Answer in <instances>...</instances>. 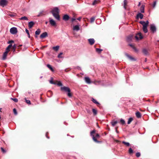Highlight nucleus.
Segmentation results:
<instances>
[{
	"label": "nucleus",
	"instance_id": "c756f323",
	"mask_svg": "<svg viewBox=\"0 0 159 159\" xmlns=\"http://www.w3.org/2000/svg\"><path fill=\"white\" fill-rule=\"evenodd\" d=\"M118 122L117 121H112L111 122V123L113 126H114Z\"/></svg>",
	"mask_w": 159,
	"mask_h": 159
},
{
	"label": "nucleus",
	"instance_id": "39448f33",
	"mask_svg": "<svg viewBox=\"0 0 159 159\" xmlns=\"http://www.w3.org/2000/svg\"><path fill=\"white\" fill-rule=\"evenodd\" d=\"M10 32L12 34H15L17 32V29L16 27H12L10 30Z\"/></svg>",
	"mask_w": 159,
	"mask_h": 159
},
{
	"label": "nucleus",
	"instance_id": "052dcab7",
	"mask_svg": "<svg viewBox=\"0 0 159 159\" xmlns=\"http://www.w3.org/2000/svg\"><path fill=\"white\" fill-rule=\"evenodd\" d=\"M48 132L46 133V137H47V138H48V139H49V137H48L47 136V134H48Z\"/></svg>",
	"mask_w": 159,
	"mask_h": 159
},
{
	"label": "nucleus",
	"instance_id": "2f4dec72",
	"mask_svg": "<svg viewBox=\"0 0 159 159\" xmlns=\"http://www.w3.org/2000/svg\"><path fill=\"white\" fill-rule=\"evenodd\" d=\"M12 46V51L13 52H15L16 51V44H14Z\"/></svg>",
	"mask_w": 159,
	"mask_h": 159
},
{
	"label": "nucleus",
	"instance_id": "bf43d9fd",
	"mask_svg": "<svg viewBox=\"0 0 159 159\" xmlns=\"http://www.w3.org/2000/svg\"><path fill=\"white\" fill-rule=\"evenodd\" d=\"M140 4H141V2H139V4H138V7H139L140 6Z\"/></svg>",
	"mask_w": 159,
	"mask_h": 159
},
{
	"label": "nucleus",
	"instance_id": "58836bf2",
	"mask_svg": "<svg viewBox=\"0 0 159 159\" xmlns=\"http://www.w3.org/2000/svg\"><path fill=\"white\" fill-rule=\"evenodd\" d=\"M102 50V49H101L100 48H96V51L99 53H100Z\"/></svg>",
	"mask_w": 159,
	"mask_h": 159
},
{
	"label": "nucleus",
	"instance_id": "0e129e2a",
	"mask_svg": "<svg viewBox=\"0 0 159 159\" xmlns=\"http://www.w3.org/2000/svg\"><path fill=\"white\" fill-rule=\"evenodd\" d=\"M40 16V14H39L38 15V16Z\"/></svg>",
	"mask_w": 159,
	"mask_h": 159
},
{
	"label": "nucleus",
	"instance_id": "a211bd4d",
	"mask_svg": "<svg viewBox=\"0 0 159 159\" xmlns=\"http://www.w3.org/2000/svg\"><path fill=\"white\" fill-rule=\"evenodd\" d=\"M73 30L75 31H79L80 30L79 26V25H75L74 26Z\"/></svg>",
	"mask_w": 159,
	"mask_h": 159
},
{
	"label": "nucleus",
	"instance_id": "ddd939ff",
	"mask_svg": "<svg viewBox=\"0 0 159 159\" xmlns=\"http://www.w3.org/2000/svg\"><path fill=\"white\" fill-rule=\"evenodd\" d=\"M34 22L31 21L29 22L28 23V27L30 29L34 25Z\"/></svg>",
	"mask_w": 159,
	"mask_h": 159
},
{
	"label": "nucleus",
	"instance_id": "412c9836",
	"mask_svg": "<svg viewBox=\"0 0 159 159\" xmlns=\"http://www.w3.org/2000/svg\"><path fill=\"white\" fill-rule=\"evenodd\" d=\"M12 47V45L11 44H9L7 47V48L5 52H7L10 51V48Z\"/></svg>",
	"mask_w": 159,
	"mask_h": 159
},
{
	"label": "nucleus",
	"instance_id": "f3484780",
	"mask_svg": "<svg viewBox=\"0 0 159 159\" xmlns=\"http://www.w3.org/2000/svg\"><path fill=\"white\" fill-rule=\"evenodd\" d=\"M143 17V15L140 13H138L136 16V18L138 19L140 18L141 19H142Z\"/></svg>",
	"mask_w": 159,
	"mask_h": 159
},
{
	"label": "nucleus",
	"instance_id": "f704fd0d",
	"mask_svg": "<svg viewBox=\"0 0 159 159\" xmlns=\"http://www.w3.org/2000/svg\"><path fill=\"white\" fill-rule=\"evenodd\" d=\"M51 80L50 81V83L52 84H56V82H54L53 81V78H51Z\"/></svg>",
	"mask_w": 159,
	"mask_h": 159
},
{
	"label": "nucleus",
	"instance_id": "864d4df0",
	"mask_svg": "<svg viewBox=\"0 0 159 159\" xmlns=\"http://www.w3.org/2000/svg\"><path fill=\"white\" fill-rule=\"evenodd\" d=\"M96 2H97V1L95 0L93 2V3H92V5H95L96 3Z\"/></svg>",
	"mask_w": 159,
	"mask_h": 159
},
{
	"label": "nucleus",
	"instance_id": "4d7b16f0",
	"mask_svg": "<svg viewBox=\"0 0 159 159\" xmlns=\"http://www.w3.org/2000/svg\"><path fill=\"white\" fill-rule=\"evenodd\" d=\"M129 45L130 46L131 48H133V47H134V46L132 44H129Z\"/></svg>",
	"mask_w": 159,
	"mask_h": 159
},
{
	"label": "nucleus",
	"instance_id": "de8ad7c7",
	"mask_svg": "<svg viewBox=\"0 0 159 159\" xmlns=\"http://www.w3.org/2000/svg\"><path fill=\"white\" fill-rule=\"evenodd\" d=\"M14 43V41L12 40H10L7 43H8V44H11V43Z\"/></svg>",
	"mask_w": 159,
	"mask_h": 159
},
{
	"label": "nucleus",
	"instance_id": "603ef678",
	"mask_svg": "<svg viewBox=\"0 0 159 159\" xmlns=\"http://www.w3.org/2000/svg\"><path fill=\"white\" fill-rule=\"evenodd\" d=\"M1 150H2V152H3V153H5L6 152V151H5V150L3 148H2V147H1Z\"/></svg>",
	"mask_w": 159,
	"mask_h": 159
},
{
	"label": "nucleus",
	"instance_id": "f257e3e1",
	"mask_svg": "<svg viewBox=\"0 0 159 159\" xmlns=\"http://www.w3.org/2000/svg\"><path fill=\"white\" fill-rule=\"evenodd\" d=\"M51 12L53 16L56 19L58 20H60L59 10L57 7H54L52 11Z\"/></svg>",
	"mask_w": 159,
	"mask_h": 159
},
{
	"label": "nucleus",
	"instance_id": "f8f14e48",
	"mask_svg": "<svg viewBox=\"0 0 159 159\" xmlns=\"http://www.w3.org/2000/svg\"><path fill=\"white\" fill-rule=\"evenodd\" d=\"M88 40L91 45H93L95 42V40L93 39H88Z\"/></svg>",
	"mask_w": 159,
	"mask_h": 159
},
{
	"label": "nucleus",
	"instance_id": "b1692460",
	"mask_svg": "<svg viewBox=\"0 0 159 159\" xmlns=\"http://www.w3.org/2000/svg\"><path fill=\"white\" fill-rule=\"evenodd\" d=\"M142 51L144 55H147L148 54V50L144 48L143 49Z\"/></svg>",
	"mask_w": 159,
	"mask_h": 159
},
{
	"label": "nucleus",
	"instance_id": "6e6552de",
	"mask_svg": "<svg viewBox=\"0 0 159 159\" xmlns=\"http://www.w3.org/2000/svg\"><path fill=\"white\" fill-rule=\"evenodd\" d=\"M48 36V34L46 32H44L42 34L40 35V38L43 39Z\"/></svg>",
	"mask_w": 159,
	"mask_h": 159
},
{
	"label": "nucleus",
	"instance_id": "393cba45",
	"mask_svg": "<svg viewBox=\"0 0 159 159\" xmlns=\"http://www.w3.org/2000/svg\"><path fill=\"white\" fill-rule=\"evenodd\" d=\"M8 52H5L3 54V58L2 59L3 60H5L6 59L7 56V54Z\"/></svg>",
	"mask_w": 159,
	"mask_h": 159
},
{
	"label": "nucleus",
	"instance_id": "6ab92c4d",
	"mask_svg": "<svg viewBox=\"0 0 159 159\" xmlns=\"http://www.w3.org/2000/svg\"><path fill=\"white\" fill-rule=\"evenodd\" d=\"M92 101L95 104H96L97 105L99 106L100 105V103L98 102L97 101L94 99L93 98H92Z\"/></svg>",
	"mask_w": 159,
	"mask_h": 159
},
{
	"label": "nucleus",
	"instance_id": "bb28decb",
	"mask_svg": "<svg viewBox=\"0 0 159 159\" xmlns=\"http://www.w3.org/2000/svg\"><path fill=\"white\" fill-rule=\"evenodd\" d=\"M47 67L52 71H54V70L51 65L49 64L47 65Z\"/></svg>",
	"mask_w": 159,
	"mask_h": 159
},
{
	"label": "nucleus",
	"instance_id": "4c0bfd02",
	"mask_svg": "<svg viewBox=\"0 0 159 159\" xmlns=\"http://www.w3.org/2000/svg\"><path fill=\"white\" fill-rule=\"evenodd\" d=\"M58 83L57 84L56 83V84H57L58 86H62V84L61 83V82L60 81H57Z\"/></svg>",
	"mask_w": 159,
	"mask_h": 159
},
{
	"label": "nucleus",
	"instance_id": "3c124183",
	"mask_svg": "<svg viewBox=\"0 0 159 159\" xmlns=\"http://www.w3.org/2000/svg\"><path fill=\"white\" fill-rule=\"evenodd\" d=\"M156 4V1H154L153 2V3L152 5V7H155Z\"/></svg>",
	"mask_w": 159,
	"mask_h": 159
},
{
	"label": "nucleus",
	"instance_id": "c9c22d12",
	"mask_svg": "<svg viewBox=\"0 0 159 159\" xmlns=\"http://www.w3.org/2000/svg\"><path fill=\"white\" fill-rule=\"evenodd\" d=\"M124 7L125 9H126V6L127 5V2L126 0H124Z\"/></svg>",
	"mask_w": 159,
	"mask_h": 159
},
{
	"label": "nucleus",
	"instance_id": "aec40b11",
	"mask_svg": "<svg viewBox=\"0 0 159 159\" xmlns=\"http://www.w3.org/2000/svg\"><path fill=\"white\" fill-rule=\"evenodd\" d=\"M144 7L145 5H142L140 8V11L141 13H144Z\"/></svg>",
	"mask_w": 159,
	"mask_h": 159
},
{
	"label": "nucleus",
	"instance_id": "5701e85b",
	"mask_svg": "<svg viewBox=\"0 0 159 159\" xmlns=\"http://www.w3.org/2000/svg\"><path fill=\"white\" fill-rule=\"evenodd\" d=\"M136 116L138 118H140L141 117V115L139 111L137 112L136 113Z\"/></svg>",
	"mask_w": 159,
	"mask_h": 159
},
{
	"label": "nucleus",
	"instance_id": "2eb2a0df",
	"mask_svg": "<svg viewBox=\"0 0 159 159\" xmlns=\"http://www.w3.org/2000/svg\"><path fill=\"white\" fill-rule=\"evenodd\" d=\"M49 22L51 25L55 26L56 25V22L53 19L50 18Z\"/></svg>",
	"mask_w": 159,
	"mask_h": 159
},
{
	"label": "nucleus",
	"instance_id": "8fccbe9b",
	"mask_svg": "<svg viewBox=\"0 0 159 159\" xmlns=\"http://www.w3.org/2000/svg\"><path fill=\"white\" fill-rule=\"evenodd\" d=\"M63 53L62 52L60 53L58 56V57L60 58H61L62 57L61 56L62 54Z\"/></svg>",
	"mask_w": 159,
	"mask_h": 159
},
{
	"label": "nucleus",
	"instance_id": "f03ea898",
	"mask_svg": "<svg viewBox=\"0 0 159 159\" xmlns=\"http://www.w3.org/2000/svg\"><path fill=\"white\" fill-rule=\"evenodd\" d=\"M95 132V130L94 129L93 130L90 132V135L92 137L93 140L95 142L97 143H99L100 142L98 141L97 139L100 138V135L98 134H97L96 135V136L95 137L93 134Z\"/></svg>",
	"mask_w": 159,
	"mask_h": 159
},
{
	"label": "nucleus",
	"instance_id": "37998d69",
	"mask_svg": "<svg viewBox=\"0 0 159 159\" xmlns=\"http://www.w3.org/2000/svg\"><path fill=\"white\" fill-rule=\"evenodd\" d=\"M94 115H96L97 114V111L96 110L94 109H92Z\"/></svg>",
	"mask_w": 159,
	"mask_h": 159
},
{
	"label": "nucleus",
	"instance_id": "69168bd1",
	"mask_svg": "<svg viewBox=\"0 0 159 159\" xmlns=\"http://www.w3.org/2000/svg\"><path fill=\"white\" fill-rule=\"evenodd\" d=\"M22 46V45H19V47H21Z\"/></svg>",
	"mask_w": 159,
	"mask_h": 159
},
{
	"label": "nucleus",
	"instance_id": "6e6d98bb",
	"mask_svg": "<svg viewBox=\"0 0 159 159\" xmlns=\"http://www.w3.org/2000/svg\"><path fill=\"white\" fill-rule=\"evenodd\" d=\"M82 18L81 17H79L78 18H77V20H80Z\"/></svg>",
	"mask_w": 159,
	"mask_h": 159
},
{
	"label": "nucleus",
	"instance_id": "5fc2aeb1",
	"mask_svg": "<svg viewBox=\"0 0 159 159\" xmlns=\"http://www.w3.org/2000/svg\"><path fill=\"white\" fill-rule=\"evenodd\" d=\"M25 32L27 34H28V33H29V30H27V29H25Z\"/></svg>",
	"mask_w": 159,
	"mask_h": 159
},
{
	"label": "nucleus",
	"instance_id": "423d86ee",
	"mask_svg": "<svg viewBox=\"0 0 159 159\" xmlns=\"http://www.w3.org/2000/svg\"><path fill=\"white\" fill-rule=\"evenodd\" d=\"M135 38L137 40H139L142 39L143 37L140 33H138L135 36Z\"/></svg>",
	"mask_w": 159,
	"mask_h": 159
},
{
	"label": "nucleus",
	"instance_id": "338daca9",
	"mask_svg": "<svg viewBox=\"0 0 159 159\" xmlns=\"http://www.w3.org/2000/svg\"><path fill=\"white\" fill-rule=\"evenodd\" d=\"M66 70H67L66 69L65 70V71H66H66H67Z\"/></svg>",
	"mask_w": 159,
	"mask_h": 159
},
{
	"label": "nucleus",
	"instance_id": "49530a36",
	"mask_svg": "<svg viewBox=\"0 0 159 159\" xmlns=\"http://www.w3.org/2000/svg\"><path fill=\"white\" fill-rule=\"evenodd\" d=\"M141 154L139 152H138L136 153V156L137 157H139L140 156Z\"/></svg>",
	"mask_w": 159,
	"mask_h": 159
},
{
	"label": "nucleus",
	"instance_id": "0eeeda50",
	"mask_svg": "<svg viewBox=\"0 0 159 159\" xmlns=\"http://www.w3.org/2000/svg\"><path fill=\"white\" fill-rule=\"evenodd\" d=\"M150 30L152 32L154 33L156 31V28L154 24L151 25H150Z\"/></svg>",
	"mask_w": 159,
	"mask_h": 159
},
{
	"label": "nucleus",
	"instance_id": "7ed1b4c3",
	"mask_svg": "<svg viewBox=\"0 0 159 159\" xmlns=\"http://www.w3.org/2000/svg\"><path fill=\"white\" fill-rule=\"evenodd\" d=\"M61 90L64 91L65 92L67 93V96L69 97H71L72 96V94L70 93V90L68 87L64 86L61 88Z\"/></svg>",
	"mask_w": 159,
	"mask_h": 159
},
{
	"label": "nucleus",
	"instance_id": "cd10ccee",
	"mask_svg": "<svg viewBox=\"0 0 159 159\" xmlns=\"http://www.w3.org/2000/svg\"><path fill=\"white\" fill-rule=\"evenodd\" d=\"M41 32V31L40 29H38L35 32V34L36 35H39Z\"/></svg>",
	"mask_w": 159,
	"mask_h": 159
},
{
	"label": "nucleus",
	"instance_id": "c85d7f7f",
	"mask_svg": "<svg viewBox=\"0 0 159 159\" xmlns=\"http://www.w3.org/2000/svg\"><path fill=\"white\" fill-rule=\"evenodd\" d=\"M8 15L11 17H14L16 16V14L14 13H11L8 14Z\"/></svg>",
	"mask_w": 159,
	"mask_h": 159
},
{
	"label": "nucleus",
	"instance_id": "13d9d810",
	"mask_svg": "<svg viewBox=\"0 0 159 159\" xmlns=\"http://www.w3.org/2000/svg\"><path fill=\"white\" fill-rule=\"evenodd\" d=\"M75 20V18H72L71 19V21H72V22H73Z\"/></svg>",
	"mask_w": 159,
	"mask_h": 159
},
{
	"label": "nucleus",
	"instance_id": "680f3d73",
	"mask_svg": "<svg viewBox=\"0 0 159 159\" xmlns=\"http://www.w3.org/2000/svg\"><path fill=\"white\" fill-rule=\"evenodd\" d=\"M28 37L29 38H30V34L29 33H28Z\"/></svg>",
	"mask_w": 159,
	"mask_h": 159
},
{
	"label": "nucleus",
	"instance_id": "7c9ffc66",
	"mask_svg": "<svg viewBox=\"0 0 159 159\" xmlns=\"http://www.w3.org/2000/svg\"><path fill=\"white\" fill-rule=\"evenodd\" d=\"M20 19V20H28V18L26 16H25L21 17Z\"/></svg>",
	"mask_w": 159,
	"mask_h": 159
},
{
	"label": "nucleus",
	"instance_id": "dca6fc26",
	"mask_svg": "<svg viewBox=\"0 0 159 159\" xmlns=\"http://www.w3.org/2000/svg\"><path fill=\"white\" fill-rule=\"evenodd\" d=\"M133 38V36L132 35H130L128 36L126 39L127 41L129 42L131 41Z\"/></svg>",
	"mask_w": 159,
	"mask_h": 159
},
{
	"label": "nucleus",
	"instance_id": "a18cd8bd",
	"mask_svg": "<svg viewBox=\"0 0 159 159\" xmlns=\"http://www.w3.org/2000/svg\"><path fill=\"white\" fill-rule=\"evenodd\" d=\"M13 111L15 115H16L17 114L16 110L15 108H14L13 109Z\"/></svg>",
	"mask_w": 159,
	"mask_h": 159
},
{
	"label": "nucleus",
	"instance_id": "09e8293b",
	"mask_svg": "<svg viewBox=\"0 0 159 159\" xmlns=\"http://www.w3.org/2000/svg\"><path fill=\"white\" fill-rule=\"evenodd\" d=\"M133 49L136 52H138V50L135 47H133Z\"/></svg>",
	"mask_w": 159,
	"mask_h": 159
},
{
	"label": "nucleus",
	"instance_id": "e2e57ef3",
	"mask_svg": "<svg viewBox=\"0 0 159 159\" xmlns=\"http://www.w3.org/2000/svg\"><path fill=\"white\" fill-rule=\"evenodd\" d=\"M87 112H88V113H89V112H90V111H89V110H87Z\"/></svg>",
	"mask_w": 159,
	"mask_h": 159
},
{
	"label": "nucleus",
	"instance_id": "a19ab883",
	"mask_svg": "<svg viewBox=\"0 0 159 159\" xmlns=\"http://www.w3.org/2000/svg\"><path fill=\"white\" fill-rule=\"evenodd\" d=\"M120 122L122 125H124V124H125V122L124 120L123 119H121L120 120Z\"/></svg>",
	"mask_w": 159,
	"mask_h": 159
},
{
	"label": "nucleus",
	"instance_id": "774afa93",
	"mask_svg": "<svg viewBox=\"0 0 159 159\" xmlns=\"http://www.w3.org/2000/svg\"><path fill=\"white\" fill-rule=\"evenodd\" d=\"M35 37H36V38H37L38 37V36H36H36H35Z\"/></svg>",
	"mask_w": 159,
	"mask_h": 159
},
{
	"label": "nucleus",
	"instance_id": "473e14b6",
	"mask_svg": "<svg viewBox=\"0 0 159 159\" xmlns=\"http://www.w3.org/2000/svg\"><path fill=\"white\" fill-rule=\"evenodd\" d=\"M122 143L127 146H129L130 145L129 143L126 142L125 141H123Z\"/></svg>",
	"mask_w": 159,
	"mask_h": 159
},
{
	"label": "nucleus",
	"instance_id": "c03bdc74",
	"mask_svg": "<svg viewBox=\"0 0 159 159\" xmlns=\"http://www.w3.org/2000/svg\"><path fill=\"white\" fill-rule=\"evenodd\" d=\"M129 153L130 154H131L133 153V150L131 148H130L129 150Z\"/></svg>",
	"mask_w": 159,
	"mask_h": 159
},
{
	"label": "nucleus",
	"instance_id": "4468645a",
	"mask_svg": "<svg viewBox=\"0 0 159 159\" xmlns=\"http://www.w3.org/2000/svg\"><path fill=\"white\" fill-rule=\"evenodd\" d=\"M84 80L85 82L88 84H90L91 83V81L90 80V79L88 77H85L84 78Z\"/></svg>",
	"mask_w": 159,
	"mask_h": 159
},
{
	"label": "nucleus",
	"instance_id": "1a4fd4ad",
	"mask_svg": "<svg viewBox=\"0 0 159 159\" xmlns=\"http://www.w3.org/2000/svg\"><path fill=\"white\" fill-rule=\"evenodd\" d=\"M125 55L130 60H131V61L136 60V59L132 57L131 56H130L128 54H127V53H125Z\"/></svg>",
	"mask_w": 159,
	"mask_h": 159
},
{
	"label": "nucleus",
	"instance_id": "4be33fe9",
	"mask_svg": "<svg viewBox=\"0 0 159 159\" xmlns=\"http://www.w3.org/2000/svg\"><path fill=\"white\" fill-rule=\"evenodd\" d=\"M148 25H145V26H144L143 27V31L145 33H146L148 32V29H147V26Z\"/></svg>",
	"mask_w": 159,
	"mask_h": 159
},
{
	"label": "nucleus",
	"instance_id": "72a5a7b5",
	"mask_svg": "<svg viewBox=\"0 0 159 159\" xmlns=\"http://www.w3.org/2000/svg\"><path fill=\"white\" fill-rule=\"evenodd\" d=\"M133 120V119L132 117H130L129 118L127 124H130L131 121Z\"/></svg>",
	"mask_w": 159,
	"mask_h": 159
},
{
	"label": "nucleus",
	"instance_id": "ea45409f",
	"mask_svg": "<svg viewBox=\"0 0 159 159\" xmlns=\"http://www.w3.org/2000/svg\"><path fill=\"white\" fill-rule=\"evenodd\" d=\"M25 102L28 104H31V102L30 100H27L26 98H25Z\"/></svg>",
	"mask_w": 159,
	"mask_h": 159
},
{
	"label": "nucleus",
	"instance_id": "9b49d317",
	"mask_svg": "<svg viewBox=\"0 0 159 159\" xmlns=\"http://www.w3.org/2000/svg\"><path fill=\"white\" fill-rule=\"evenodd\" d=\"M69 18L70 17L67 14L64 15L63 17V19L65 21L68 20L69 19Z\"/></svg>",
	"mask_w": 159,
	"mask_h": 159
},
{
	"label": "nucleus",
	"instance_id": "a878e982",
	"mask_svg": "<svg viewBox=\"0 0 159 159\" xmlns=\"http://www.w3.org/2000/svg\"><path fill=\"white\" fill-rule=\"evenodd\" d=\"M59 48V46H56L53 47L52 48L53 49L56 51H58Z\"/></svg>",
	"mask_w": 159,
	"mask_h": 159
},
{
	"label": "nucleus",
	"instance_id": "e433bc0d",
	"mask_svg": "<svg viewBox=\"0 0 159 159\" xmlns=\"http://www.w3.org/2000/svg\"><path fill=\"white\" fill-rule=\"evenodd\" d=\"M95 20V17H92L90 18V22L92 23Z\"/></svg>",
	"mask_w": 159,
	"mask_h": 159
},
{
	"label": "nucleus",
	"instance_id": "9d476101",
	"mask_svg": "<svg viewBox=\"0 0 159 159\" xmlns=\"http://www.w3.org/2000/svg\"><path fill=\"white\" fill-rule=\"evenodd\" d=\"M139 23L143 25V27L145 25H148L149 24V22L148 20L146 22L144 21H140L139 22Z\"/></svg>",
	"mask_w": 159,
	"mask_h": 159
},
{
	"label": "nucleus",
	"instance_id": "20e7f679",
	"mask_svg": "<svg viewBox=\"0 0 159 159\" xmlns=\"http://www.w3.org/2000/svg\"><path fill=\"white\" fill-rule=\"evenodd\" d=\"M8 3L7 0H0V6L3 7L7 5Z\"/></svg>",
	"mask_w": 159,
	"mask_h": 159
},
{
	"label": "nucleus",
	"instance_id": "79ce46f5",
	"mask_svg": "<svg viewBox=\"0 0 159 159\" xmlns=\"http://www.w3.org/2000/svg\"><path fill=\"white\" fill-rule=\"evenodd\" d=\"M11 99L13 100L14 102H18V99L16 98H11Z\"/></svg>",
	"mask_w": 159,
	"mask_h": 159
}]
</instances>
